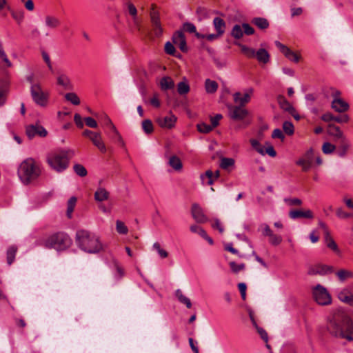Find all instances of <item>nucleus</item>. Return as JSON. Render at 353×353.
Instances as JSON below:
<instances>
[{
    "instance_id": "f257e3e1",
    "label": "nucleus",
    "mask_w": 353,
    "mask_h": 353,
    "mask_svg": "<svg viewBox=\"0 0 353 353\" xmlns=\"http://www.w3.org/2000/svg\"><path fill=\"white\" fill-rule=\"evenodd\" d=\"M327 329L329 333L336 338L346 339L351 341L352 323L350 317L343 311L333 312L327 319Z\"/></svg>"
},
{
    "instance_id": "f03ea898",
    "label": "nucleus",
    "mask_w": 353,
    "mask_h": 353,
    "mask_svg": "<svg viewBox=\"0 0 353 353\" xmlns=\"http://www.w3.org/2000/svg\"><path fill=\"white\" fill-rule=\"evenodd\" d=\"M75 239L78 247L86 252L97 253L103 249L99 238L88 230H78Z\"/></svg>"
},
{
    "instance_id": "7ed1b4c3",
    "label": "nucleus",
    "mask_w": 353,
    "mask_h": 353,
    "mask_svg": "<svg viewBox=\"0 0 353 353\" xmlns=\"http://www.w3.org/2000/svg\"><path fill=\"white\" fill-rule=\"evenodd\" d=\"M42 173L41 164L32 158L22 161L18 169V175L24 184L36 181Z\"/></svg>"
},
{
    "instance_id": "20e7f679",
    "label": "nucleus",
    "mask_w": 353,
    "mask_h": 353,
    "mask_svg": "<svg viewBox=\"0 0 353 353\" xmlns=\"http://www.w3.org/2000/svg\"><path fill=\"white\" fill-rule=\"evenodd\" d=\"M74 155L72 150H61L49 155L47 162L50 167L57 172H62L69 166V161Z\"/></svg>"
},
{
    "instance_id": "39448f33",
    "label": "nucleus",
    "mask_w": 353,
    "mask_h": 353,
    "mask_svg": "<svg viewBox=\"0 0 353 353\" xmlns=\"http://www.w3.org/2000/svg\"><path fill=\"white\" fill-rule=\"evenodd\" d=\"M72 244L70 236L64 232H57L52 234L44 241V246L48 249H54L57 251L65 250Z\"/></svg>"
},
{
    "instance_id": "423d86ee",
    "label": "nucleus",
    "mask_w": 353,
    "mask_h": 353,
    "mask_svg": "<svg viewBox=\"0 0 353 353\" xmlns=\"http://www.w3.org/2000/svg\"><path fill=\"white\" fill-rule=\"evenodd\" d=\"M30 95L35 104L40 107H46L48 104L49 93L42 89L39 83L32 84L30 88Z\"/></svg>"
},
{
    "instance_id": "0eeeda50",
    "label": "nucleus",
    "mask_w": 353,
    "mask_h": 353,
    "mask_svg": "<svg viewBox=\"0 0 353 353\" xmlns=\"http://www.w3.org/2000/svg\"><path fill=\"white\" fill-rule=\"evenodd\" d=\"M313 296L316 302L322 305H329L332 302L331 296L327 290L320 284L313 289Z\"/></svg>"
},
{
    "instance_id": "6e6552de",
    "label": "nucleus",
    "mask_w": 353,
    "mask_h": 353,
    "mask_svg": "<svg viewBox=\"0 0 353 353\" xmlns=\"http://www.w3.org/2000/svg\"><path fill=\"white\" fill-rule=\"evenodd\" d=\"M254 29L248 23H243L242 25L235 24L231 30V36L235 39H240L243 34L252 35L254 34Z\"/></svg>"
},
{
    "instance_id": "1a4fd4ad",
    "label": "nucleus",
    "mask_w": 353,
    "mask_h": 353,
    "mask_svg": "<svg viewBox=\"0 0 353 353\" xmlns=\"http://www.w3.org/2000/svg\"><path fill=\"white\" fill-rule=\"evenodd\" d=\"M26 133L29 139H32L36 136L46 137L48 134L47 130L39 123L36 122L34 124L28 125L26 127Z\"/></svg>"
},
{
    "instance_id": "9d476101",
    "label": "nucleus",
    "mask_w": 353,
    "mask_h": 353,
    "mask_svg": "<svg viewBox=\"0 0 353 353\" xmlns=\"http://www.w3.org/2000/svg\"><path fill=\"white\" fill-rule=\"evenodd\" d=\"M341 92L339 90H334L332 95L334 98L332 102V108L338 112H344L349 108V105L347 102L343 101L339 97Z\"/></svg>"
},
{
    "instance_id": "9b49d317",
    "label": "nucleus",
    "mask_w": 353,
    "mask_h": 353,
    "mask_svg": "<svg viewBox=\"0 0 353 353\" xmlns=\"http://www.w3.org/2000/svg\"><path fill=\"white\" fill-rule=\"evenodd\" d=\"M230 117L235 121L243 120L249 114L248 111L241 105H231L228 108Z\"/></svg>"
},
{
    "instance_id": "f8f14e48",
    "label": "nucleus",
    "mask_w": 353,
    "mask_h": 353,
    "mask_svg": "<svg viewBox=\"0 0 353 353\" xmlns=\"http://www.w3.org/2000/svg\"><path fill=\"white\" fill-rule=\"evenodd\" d=\"M253 92V88H250L245 90L243 94H242L240 92H236L234 93L233 99L234 103H236L237 105L245 106L247 103L250 102Z\"/></svg>"
},
{
    "instance_id": "ddd939ff",
    "label": "nucleus",
    "mask_w": 353,
    "mask_h": 353,
    "mask_svg": "<svg viewBox=\"0 0 353 353\" xmlns=\"http://www.w3.org/2000/svg\"><path fill=\"white\" fill-rule=\"evenodd\" d=\"M150 17L154 34L157 37H160L162 34L163 29L160 22L159 12L157 10H150Z\"/></svg>"
},
{
    "instance_id": "4468645a",
    "label": "nucleus",
    "mask_w": 353,
    "mask_h": 353,
    "mask_svg": "<svg viewBox=\"0 0 353 353\" xmlns=\"http://www.w3.org/2000/svg\"><path fill=\"white\" fill-rule=\"evenodd\" d=\"M274 43L287 59L295 63L299 62L300 57L297 54L279 41H275Z\"/></svg>"
},
{
    "instance_id": "2eb2a0df",
    "label": "nucleus",
    "mask_w": 353,
    "mask_h": 353,
    "mask_svg": "<svg viewBox=\"0 0 353 353\" xmlns=\"http://www.w3.org/2000/svg\"><path fill=\"white\" fill-rule=\"evenodd\" d=\"M191 214L196 223H203L208 221V218L204 214L203 209L198 203H193L192 205Z\"/></svg>"
},
{
    "instance_id": "dca6fc26",
    "label": "nucleus",
    "mask_w": 353,
    "mask_h": 353,
    "mask_svg": "<svg viewBox=\"0 0 353 353\" xmlns=\"http://www.w3.org/2000/svg\"><path fill=\"white\" fill-rule=\"evenodd\" d=\"M333 272V267L323 264H317L314 266H311L308 270V274L310 275H325Z\"/></svg>"
},
{
    "instance_id": "f3484780",
    "label": "nucleus",
    "mask_w": 353,
    "mask_h": 353,
    "mask_svg": "<svg viewBox=\"0 0 353 353\" xmlns=\"http://www.w3.org/2000/svg\"><path fill=\"white\" fill-rule=\"evenodd\" d=\"M289 216L292 219H298L301 218L312 219L314 214L310 210H292L289 212Z\"/></svg>"
},
{
    "instance_id": "a211bd4d",
    "label": "nucleus",
    "mask_w": 353,
    "mask_h": 353,
    "mask_svg": "<svg viewBox=\"0 0 353 353\" xmlns=\"http://www.w3.org/2000/svg\"><path fill=\"white\" fill-rule=\"evenodd\" d=\"M176 119L174 114H170L164 117H159L157 122L161 128L170 129L174 126Z\"/></svg>"
},
{
    "instance_id": "6ab92c4d",
    "label": "nucleus",
    "mask_w": 353,
    "mask_h": 353,
    "mask_svg": "<svg viewBox=\"0 0 353 353\" xmlns=\"http://www.w3.org/2000/svg\"><path fill=\"white\" fill-rule=\"evenodd\" d=\"M9 92V82L6 79H0V107L4 105Z\"/></svg>"
},
{
    "instance_id": "aec40b11",
    "label": "nucleus",
    "mask_w": 353,
    "mask_h": 353,
    "mask_svg": "<svg viewBox=\"0 0 353 353\" xmlns=\"http://www.w3.org/2000/svg\"><path fill=\"white\" fill-rule=\"evenodd\" d=\"M220 176V172L216 170L214 173L212 170H207L205 174L201 175L200 178L203 185H212L214 183V178L218 179Z\"/></svg>"
},
{
    "instance_id": "412c9836",
    "label": "nucleus",
    "mask_w": 353,
    "mask_h": 353,
    "mask_svg": "<svg viewBox=\"0 0 353 353\" xmlns=\"http://www.w3.org/2000/svg\"><path fill=\"white\" fill-rule=\"evenodd\" d=\"M44 24L47 28L54 30L60 26L61 21L57 17L48 14L44 17Z\"/></svg>"
},
{
    "instance_id": "4be33fe9",
    "label": "nucleus",
    "mask_w": 353,
    "mask_h": 353,
    "mask_svg": "<svg viewBox=\"0 0 353 353\" xmlns=\"http://www.w3.org/2000/svg\"><path fill=\"white\" fill-rule=\"evenodd\" d=\"M57 83L65 89H70L72 87L70 79L63 72L59 71L57 72Z\"/></svg>"
},
{
    "instance_id": "5701e85b",
    "label": "nucleus",
    "mask_w": 353,
    "mask_h": 353,
    "mask_svg": "<svg viewBox=\"0 0 353 353\" xmlns=\"http://www.w3.org/2000/svg\"><path fill=\"white\" fill-rule=\"evenodd\" d=\"M277 101L280 108L283 110L288 112L290 114H293V112H295L294 108L283 96H279Z\"/></svg>"
},
{
    "instance_id": "b1692460",
    "label": "nucleus",
    "mask_w": 353,
    "mask_h": 353,
    "mask_svg": "<svg viewBox=\"0 0 353 353\" xmlns=\"http://www.w3.org/2000/svg\"><path fill=\"white\" fill-rule=\"evenodd\" d=\"M327 132L330 135L338 140L345 138V136L343 135V132L340 130V128L334 124L328 125Z\"/></svg>"
},
{
    "instance_id": "393cba45",
    "label": "nucleus",
    "mask_w": 353,
    "mask_h": 353,
    "mask_svg": "<svg viewBox=\"0 0 353 353\" xmlns=\"http://www.w3.org/2000/svg\"><path fill=\"white\" fill-rule=\"evenodd\" d=\"M90 140L101 152L105 153L106 152L105 145L101 139V136L99 132H95V134L91 137Z\"/></svg>"
},
{
    "instance_id": "a878e982",
    "label": "nucleus",
    "mask_w": 353,
    "mask_h": 353,
    "mask_svg": "<svg viewBox=\"0 0 353 353\" xmlns=\"http://www.w3.org/2000/svg\"><path fill=\"white\" fill-rule=\"evenodd\" d=\"M214 29L219 34L223 35L225 32L226 23L223 19L220 17H215L213 20Z\"/></svg>"
},
{
    "instance_id": "bb28decb",
    "label": "nucleus",
    "mask_w": 353,
    "mask_h": 353,
    "mask_svg": "<svg viewBox=\"0 0 353 353\" xmlns=\"http://www.w3.org/2000/svg\"><path fill=\"white\" fill-rule=\"evenodd\" d=\"M251 23L261 30H265L270 26L268 19L263 17H254L251 20Z\"/></svg>"
},
{
    "instance_id": "cd10ccee",
    "label": "nucleus",
    "mask_w": 353,
    "mask_h": 353,
    "mask_svg": "<svg viewBox=\"0 0 353 353\" xmlns=\"http://www.w3.org/2000/svg\"><path fill=\"white\" fill-rule=\"evenodd\" d=\"M109 192L103 188H99L94 192V199L97 201L101 202L108 199Z\"/></svg>"
},
{
    "instance_id": "c85d7f7f",
    "label": "nucleus",
    "mask_w": 353,
    "mask_h": 353,
    "mask_svg": "<svg viewBox=\"0 0 353 353\" xmlns=\"http://www.w3.org/2000/svg\"><path fill=\"white\" fill-rule=\"evenodd\" d=\"M350 147V143L346 139L343 138L339 140V145L338 146L337 153L339 157H344Z\"/></svg>"
},
{
    "instance_id": "c756f323",
    "label": "nucleus",
    "mask_w": 353,
    "mask_h": 353,
    "mask_svg": "<svg viewBox=\"0 0 353 353\" xmlns=\"http://www.w3.org/2000/svg\"><path fill=\"white\" fill-rule=\"evenodd\" d=\"M168 165L176 171H179L183 168L181 161L176 155H172L169 158Z\"/></svg>"
},
{
    "instance_id": "7c9ffc66",
    "label": "nucleus",
    "mask_w": 353,
    "mask_h": 353,
    "mask_svg": "<svg viewBox=\"0 0 353 353\" xmlns=\"http://www.w3.org/2000/svg\"><path fill=\"white\" fill-rule=\"evenodd\" d=\"M255 57H256L259 62L263 63H267L270 60L269 53L263 48H261L255 52Z\"/></svg>"
},
{
    "instance_id": "2f4dec72",
    "label": "nucleus",
    "mask_w": 353,
    "mask_h": 353,
    "mask_svg": "<svg viewBox=\"0 0 353 353\" xmlns=\"http://www.w3.org/2000/svg\"><path fill=\"white\" fill-rule=\"evenodd\" d=\"M160 87L163 90H170L174 87V83L170 77H164L160 80Z\"/></svg>"
},
{
    "instance_id": "473e14b6",
    "label": "nucleus",
    "mask_w": 353,
    "mask_h": 353,
    "mask_svg": "<svg viewBox=\"0 0 353 353\" xmlns=\"http://www.w3.org/2000/svg\"><path fill=\"white\" fill-rule=\"evenodd\" d=\"M183 29L185 31L189 32V33H194L195 36L198 39H204L205 35L201 34L196 32V26L190 22H186L183 24Z\"/></svg>"
},
{
    "instance_id": "72a5a7b5",
    "label": "nucleus",
    "mask_w": 353,
    "mask_h": 353,
    "mask_svg": "<svg viewBox=\"0 0 353 353\" xmlns=\"http://www.w3.org/2000/svg\"><path fill=\"white\" fill-rule=\"evenodd\" d=\"M336 275L340 281L343 282L347 279L353 278V272L345 269H341L336 272Z\"/></svg>"
},
{
    "instance_id": "f704fd0d",
    "label": "nucleus",
    "mask_w": 353,
    "mask_h": 353,
    "mask_svg": "<svg viewBox=\"0 0 353 353\" xmlns=\"http://www.w3.org/2000/svg\"><path fill=\"white\" fill-rule=\"evenodd\" d=\"M325 241L327 248L336 253H339L338 245L334 239L330 236V233L325 235Z\"/></svg>"
},
{
    "instance_id": "c9c22d12",
    "label": "nucleus",
    "mask_w": 353,
    "mask_h": 353,
    "mask_svg": "<svg viewBox=\"0 0 353 353\" xmlns=\"http://www.w3.org/2000/svg\"><path fill=\"white\" fill-rule=\"evenodd\" d=\"M17 252V248L15 245H11L8 248L6 254L8 265H11L14 262Z\"/></svg>"
},
{
    "instance_id": "e433bc0d",
    "label": "nucleus",
    "mask_w": 353,
    "mask_h": 353,
    "mask_svg": "<svg viewBox=\"0 0 353 353\" xmlns=\"http://www.w3.org/2000/svg\"><path fill=\"white\" fill-rule=\"evenodd\" d=\"M175 295L177 297L178 300L181 303L185 304L188 308H190L192 307V303L190 300L183 294V292L180 289L176 290Z\"/></svg>"
},
{
    "instance_id": "4c0bfd02",
    "label": "nucleus",
    "mask_w": 353,
    "mask_h": 353,
    "mask_svg": "<svg viewBox=\"0 0 353 353\" xmlns=\"http://www.w3.org/2000/svg\"><path fill=\"white\" fill-rule=\"evenodd\" d=\"M205 88L208 93L212 94L217 90L218 83L215 81H212L208 79L205 82Z\"/></svg>"
},
{
    "instance_id": "58836bf2",
    "label": "nucleus",
    "mask_w": 353,
    "mask_h": 353,
    "mask_svg": "<svg viewBox=\"0 0 353 353\" xmlns=\"http://www.w3.org/2000/svg\"><path fill=\"white\" fill-rule=\"evenodd\" d=\"M127 8L129 14L132 17L134 24L138 27L137 21V10L134 4L131 2L127 3Z\"/></svg>"
},
{
    "instance_id": "ea45409f",
    "label": "nucleus",
    "mask_w": 353,
    "mask_h": 353,
    "mask_svg": "<svg viewBox=\"0 0 353 353\" xmlns=\"http://www.w3.org/2000/svg\"><path fill=\"white\" fill-rule=\"evenodd\" d=\"M11 15L18 24H21L24 19V11L21 9L12 10H11Z\"/></svg>"
},
{
    "instance_id": "a19ab883",
    "label": "nucleus",
    "mask_w": 353,
    "mask_h": 353,
    "mask_svg": "<svg viewBox=\"0 0 353 353\" xmlns=\"http://www.w3.org/2000/svg\"><path fill=\"white\" fill-rule=\"evenodd\" d=\"M239 46L241 48V52L243 53L244 55H245L248 58H254L255 57V52L256 51L254 49L252 48H249L245 45L239 44Z\"/></svg>"
},
{
    "instance_id": "79ce46f5",
    "label": "nucleus",
    "mask_w": 353,
    "mask_h": 353,
    "mask_svg": "<svg viewBox=\"0 0 353 353\" xmlns=\"http://www.w3.org/2000/svg\"><path fill=\"white\" fill-rule=\"evenodd\" d=\"M77 203V198L72 196L68 201L67 205V216L71 218L72 213L74 211Z\"/></svg>"
},
{
    "instance_id": "37998d69",
    "label": "nucleus",
    "mask_w": 353,
    "mask_h": 353,
    "mask_svg": "<svg viewBox=\"0 0 353 353\" xmlns=\"http://www.w3.org/2000/svg\"><path fill=\"white\" fill-rule=\"evenodd\" d=\"M141 125L142 129L145 134H151L154 130L153 124L150 119L143 120L142 121Z\"/></svg>"
},
{
    "instance_id": "c03bdc74",
    "label": "nucleus",
    "mask_w": 353,
    "mask_h": 353,
    "mask_svg": "<svg viewBox=\"0 0 353 353\" xmlns=\"http://www.w3.org/2000/svg\"><path fill=\"white\" fill-rule=\"evenodd\" d=\"M65 99L73 105H77L80 104V99L77 94L74 92H69L65 94Z\"/></svg>"
},
{
    "instance_id": "a18cd8bd",
    "label": "nucleus",
    "mask_w": 353,
    "mask_h": 353,
    "mask_svg": "<svg viewBox=\"0 0 353 353\" xmlns=\"http://www.w3.org/2000/svg\"><path fill=\"white\" fill-rule=\"evenodd\" d=\"M73 170L78 176L81 177L85 176L88 174L85 168L81 164L77 163L74 165Z\"/></svg>"
},
{
    "instance_id": "49530a36",
    "label": "nucleus",
    "mask_w": 353,
    "mask_h": 353,
    "mask_svg": "<svg viewBox=\"0 0 353 353\" xmlns=\"http://www.w3.org/2000/svg\"><path fill=\"white\" fill-rule=\"evenodd\" d=\"M250 143L252 147L260 154L265 155V149L263 145L256 139H251Z\"/></svg>"
},
{
    "instance_id": "de8ad7c7",
    "label": "nucleus",
    "mask_w": 353,
    "mask_h": 353,
    "mask_svg": "<svg viewBox=\"0 0 353 353\" xmlns=\"http://www.w3.org/2000/svg\"><path fill=\"white\" fill-rule=\"evenodd\" d=\"M177 91L180 94H185L190 91V86L187 83L181 81L177 85Z\"/></svg>"
},
{
    "instance_id": "09e8293b",
    "label": "nucleus",
    "mask_w": 353,
    "mask_h": 353,
    "mask_svg": "<svg viewBox=\"0 0 353 353\" xmlns=\"http://www.w3.org/2000/svg\"><path fill=\"white\" fill-rule=\"evenodd\" d=\"M116 230L121 234H126L128 232V229L125 223L119 220L116 221Z\"/></svg>"
},
{
    "instance_id": "8fccbe9b",
    "label": "nucleus",
    "mask_w": 353,
    "mask_h": 353,
    "mask_svg": "<svg viewBox=\"0 0 353 353\" xmlns=\"http://www.w3.org/2000/svg\"><path fill=\"white\" fill-rule=\"evenodd\" d=\"M234 160L232 158L223 157L221 159L220 166L223 169H228L229 167L233 166Z\"/></svg>"
},
{
    "instance_id": "3c124183",
    "label": "nucleus",
    "mask_w": 353,
    "mask_h": 353,
    "mask_svg": "<svg viewBox=\"0 0 353 353\" xmlns=\"http://www.w3.org/2000/svg\"><path fill=\"white\" fill-rule=\"evenodd\" d=\"M335 145L329 142H325L322 145V151L325 154L332 153L335 150Z\"/></svg>"
},
{
    "instance_id": "603ef678",
    "label": "nucleus",
    "mask_w": 353,
    "mask_h": 353,
    "mask_svg": "<svg viewBox=\"0 0 353 353\" xmlns=\"http://www.w3.org/2000/svg\"><path fill=\"white\" fill-rule=\"evenodd\" d=\"M283 130L288 135L293 134L294 132V125L290 121H285L283 123Z\"/></svg>"
},
{
    "instance_id": "864d4df0",
    "label": "nucleus",
    "mask_w": 353,
    "mask_h": 353,
    "mask_svg": "<svg viewBox=\"0 0 353 353\" xmlns=\"http://www.w3.org/2000/svg\"><path fill=\"white\" fill-rule=\"evenodd\" d=\"M282 236L276 234H272L269 236V243L274 246L279 245L282 242Z\"/></svg>"
},
{
    "instance_id": "5fc2aeb1",
    "label": "nucleus",
    "mask_w": 353,
    "mask_h": 353,
    "mask_svg": "<svg viewBox=\"0 0 353 353\" xmlns=\"http://www.w3.org/2000/svg\"><path fill=\"white\" fill-rule=\"evenodd\" d=\"M296 165H300L302 167V170L304 172L308 171L312 164L310 162H309L307 160H305V159H300L296 162Z\"/></svg>"
},
{
    "instance_id": "6e6d98bb",
    "label": "nucleus",
    "mask_w": 353,
    "mask_h": 353,
    "mask_svg": "<svg viewBox=\"0 0 353 353\" xmlns=\"http://www.w3.org/2000/svg\"><path fill=\"white\" fill-rule=\"evenodd\" d=\"M153 248L158 252L159 255L161 258L165 259L168 257V253L165 250L161 248V245L159 243L156 242L152 245Z\"/></svg>"
},
{
    "instance_id": "4d7b16f0",
    "label": "nucleus",
    "mask_w": 353,
    "mask_h": 353,
    "mask_svg": "<svg viewBox=\"0 0 353 353\" xmlns=\"http://www.w3.org/2000/svg\"><path fill=\"white\" fill-rule=\"evenodd\" d=\"M185 39L184 34L181 31L176 32L172 37V41L176 46Z\"/></svg>"
},
{
    "instance_id": "13d9d810",
    "label": "nucleus",
    "mask_w": 353,
    "mask_h": 353,
    "mask_svg": "<svg viewBox=\"0 0 353 353\" xmlns=\"http://www.w3.org/2000/svg\"><path fill=\"white\" fill-rule=\"evenodd\" d=\"M197 129L200 132L208 133L211 132L214 128L211 125H208L204 123L197 124Z\"/></svg>"
},
{
    "instance_id": "bf43d9fd",
    "label": "nucleus",
    "mask_w": 353,
    "mask_h": 353,
    "mask_svg": "<svg viewBox=\"0 0 353 353\" xmlns=\"http://www.w3.org/2000/svg\"><path fill=\"white\" fill-rule=\"evenodd\" d=\"M284 202L290 206H294V205L299 206V205H301L303 203L302 201L298 198H285Z\"/></svg>"
},
{
    "instance_id": "052dcab7",
    "label": "nucleus",
    "mask_w": 353,
    "mask_h": 353,
    "mask_svg": "<svg viewBox=\"0 0 353 353\" xmlns=\"http://www.w3.org/2000/svg\"><path fill=\"white\" fill-rule=\"evenodd\" d=\"M103 122H104V124L106 125V126H108L110 128H113V132L118 136H120L119 134V132L117 131V130L116 129L114 125L112 123L111 119L109 118V117L106 114H105L103 116ZM119 138L121 139V137H119Z\"/></svg>"
},
{
    "instance_id": "680f3d73",
    "label": "nucleus",
    "mask_w": 353,
    "mask_h": 353,
    "mask_svg": "<svg viewBox=\"0 0 353 353\" xmlns=\"http://www.w3.org/2000/svg\"><path fill=\"white\" fill-rule=\"evenodd\" d=\"M259 230L261 231L262 234L265 236H270L274 232L270 229V226L265 223L261 224L259 227Z\"/></svg>"
},
{
    "instance_id": "e2e57ef3",
    "label": "nucleus",
    "mask_w": 353,
    "mask_h": 353,
    "mask_svg": "<svg viewBox=\"0 0 353 353\" xmlns=\"http://www.w3.org/2000/svg\"><path fill=\"white\" fill-rule=\"evenodd\" d=\"M190 230L193 233L199 234L201 237L206 236V232L200 226L196 225H192Z\"/></svg>"
},
{
    "instance_id": "0e129e2a",
    "label": "nucleus",
    "mask_w": 353,
    "mask_h": 353,
    "mask_svg": "<svg viewBox=\"0 0 353 353\" xmlns=\"http://www.w3.org/2000/svg\"><path fill=\"white\" fill-rule=\"evenodd\" d=\"M230 266L232 271L234 273H238L239 271L243 270L245 268L244 263L237 264L234 261L230 263Z\"/></svg>"
},
{
    "instance_id": "69168bd1",
    "label": "nucleus",
    "mask_w": 353,
    "mask_h": 353,
    "mask_svg": "<svg viewBox=\"0 0 353 353\" xmlns=\"http://www.w3.org/2000/svg\"><path fill=\"white\" fill-rule=\"evenodd\" d=\"M352 292L347 288H344L341 290L338 294V298L340 301H346L347 296H349Z\"/></svg>"
},
{
    "instance_id": "338daca9",
    "label": "nucleus",
    "mask_w": 353,
    "mask_h": 353,
    "mask_svg": "<svg viewBox=\"0 0 353 353\" xmlns=\"http://www.w3.org/2000/svg\"><path fill=\"white\" fill-rule=\"evenodd\" d=\"M350 120V117L347 114H344L340 116H334V121L339 123H347Z\"/></svg>"
},
{
    "instance_id": "774afa93",
    "label": "nucleus",
    "mask_w": 353,
    "mask_h": 353,
    "mask_svg": "<svg viewBox=\"0 0 353 353\" xmlns=\"http://www.w3.org/2000/svg\"><path fill=\"white\" fill-rule=\"evenodd\" d=\"M165 51L168 54L174 55L176 50L174 45L170 41H168L165 45Z\"/></svg>"
}]
</instances>
